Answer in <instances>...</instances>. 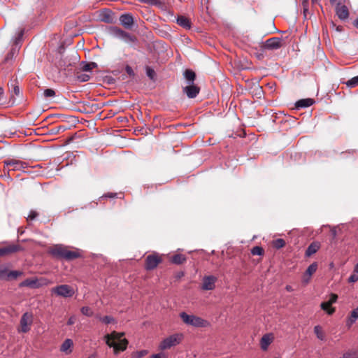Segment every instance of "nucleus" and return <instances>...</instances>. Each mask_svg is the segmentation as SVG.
<instances>
[{"instance_id": "57", "label": "nucleus", "mask_w": 358, "mask_h": 358, "mask_svg": "<svg viewBox=\"0 0 358 358\" xmlns=\"http://www.w3.org/2000/svg\"><path fill=\"white\" fill-rule=\"evenodd\" d=\"M337 0H329L331 4H334Z\"/></svg>"}, {"instance_id": "28", "label": "nucleus", "mask_w": 358, "mask_h": 358, "mask_svg": "<svg viewBox=\"0 0 358 358\" xmlns=\"http://www.w3.org/2000/svg\"><path fill=\"white\" fill-rule=\"evenodd\" d=\"M358 318V306L352 310L350 313V315L348 317L347 321V325L350 327L353 323L355 322L356 320Z\"/></svg>"}, {"instance_id": "48", "label": "nucleus", "mask_w": 358, "mask_h": 358, "mask_svg": "<svg viewBox=\"0 0 358 358\" xmlns=\"http://www.w3.org/2000/svg\"><path fill=\"white\" fill-rule=\"evenodd\" d=\"M76 317L75 315H72L69 317V319L67 322V324L72 325L76 322Z\"/></svg>"}, {"instance_id": "36", "label": "nucleus", "mask_w": 358, "mask_h": 358, "mask_svg": "<svg viewBox=\"0 0 358 358\" xmlns=\"http://www.w3.org/2000/svg\"><path fill=\"white\" fill-rule=\"evenodd\" d=\"M90 78V76L86 73H78L76 76V79L79 82H86L88 81Z\"/></svg>"}, {"instance_id": "15", "label": "nucleus", "mask_w": 358, "mask_h": 358, "mask_svg": "<svg viewBox=\"0 0 358 358\" xmlns=\"http://www.w3.org/2000/svg\"><path fill=\"white\" fill-rule=\"evenodd\" d=\"M99 20L101 22L112 24L115 22V17L113 12L110 10H101L99 15Z\"/></svg>"}, {"instance_id": "2", "label": "nucleus", "mask_w": 358, "mask_h": 358, "mask_svg": "<svg viewBox=\"0 0 358 358\" xmlns=\"http://www.w3.org/2000/svg\"><path fill=\"white\" fill-rule=\"evenodd\" d=\"M124 336V333L123 332L119 333L113 331L104 336L106 344L110 348H113L115 354L118 353L120 351H124L127 348V339L122 338Z\"/></svg>"}, {"instance_id": "22", "label": "nucleus", "mask_w": 358, "mask_h": 358, "mask_svg": "<svg viewBox=\"0 0 358 358\" xmlns=\"http://www.w3.org/2000/svg\"><path fill=\"white\" fill-rule=\"evenodd\" d=\"M20 49L17 46H12L10 50L8 52L6 55L4 62L5 63H10L12 62L13 58L18 54Z\"/></svg>"}, {"instance_id": "8", "label": "nucleus", "mask_w": 358, "mask_h": 358, "mask_svg": "<svg viewBox=\"0 0 358 358\" xmlns=\"http://www.w3.org/2000/svg\"><path fill=\"white\" fill-rule=\"evenodd\" d=\"M162 262V258L159 254L153 253L149 255L145 260V268L148 271L153 270Z\"/></svg>"}, {"instance_id": "45", "label": "nucleus", "mask_w": 358, "mask_h": 358, "mask_svg": "<svg viewBox=\"0 0 358 358\" xmlns=\"http://www.w3.org/2000/svg\"><path fill=\"white\" fill-rule=\"evenodd\" d=\"M125 71L129 75V76H131V77L134 76L135 73H134L132 68L130 66L127 65L125 67Z\"/></svg>"}, {"instance_id": "41", "label": "nucleus", "mask_w": 358, "mask_h": 358, "mask_svg": "<svg viewBox=\"0 0 358 358\" xmlns=\"http://www.w3.org/2000/svg\"><path fill=\"white\" fill-rule=\"evenodd\" d=\"M38 215V213L35 210H31L27 217V221H32L35 220Z\"/></svg>"}, {"instance_id": "13", "label": "nucleus", "mask_w": 358, "mask_h": 358, "mask_svg": "<svg viewBox=\"0 0 358 358\" xmlns=\"http://www.w3.org/2000/svg\"><path fill=\"white\" fill-rule=\"evenodd\" d=\"M182 91L186 94L188 98L193 99L199 94L200 92V87L194 83H191L187 86L184 87Z\"/></svg>"}, {"instance_id": "26", "label": "nucleus", "mask_w": 358, "mask_h": 358, "mask_svg": "<svg viewBox=\"0 0 358 358\" xmlns=\"http://www.w3.org/2000/svg\"><path fill=\"white\" fill-rule=\"evenodd\" d=\"M186 257L182 254H176L173 255L171 258V262L177 265L184 264L186 262Z\"/></svg>"}, {"instance_id": "43", "label": "nucleus", "mask_w": 358, "mask_h": 358, "mask_svg": "<svg viewBox=\"0 0 358 358\" xmlns=\"http://www.w3.org/2000/svg\"><path fill=\"white\" fill-rule=\"evenodd\" d=\"M146 73L147 76L151 79H153L155 75V71L149 67H147Z\"/></svg>"}, {"instance_id": "6", "label": "nucleus", "mask_w": 358, "mask_h": 358, "mask_svg": "<svg viewBox=\"0 0 358 358\" xmlns=\"http://www.w3.org/2000/svg\"><path fill=\"white\" fill-rule=\"evenodd\" d=\"M34 315L31 313L26 312L22 315L20 321L19 332L27 333L30 329L33 323Z\"/></svg>"}, {"instance_id": "51", "label": "nucleus", "mask_w": 358, "mask_h": 358, "mask_svg": "<svg viewBox=\"0 0 358 358\" xmlns=\"http://www.w3.org/2000/svg\"><path fill=\"white\" fill-rule=\"evenodd\" d=\"M285 289L288 291V292H292L293 290L292 287L290 286V285H287Z\"/></svg>"}, {"instance_id": "34", "label": "nucleus", "mask_w": 358, "mask_h": 358, "mask_svg": "<svg viewBox=\"0 0 358 358\" xmlns=\"http://www.w3.org/2000/svg\"><path fill=\"white\" fill-rule=\"evenodd\" d=\"M97 67V64L95 62H90L84 64L82 67V69L83 71H90L93 69H95Z\"/></svg>"}, {"instance_id": "58", "label": "nucleus", "mask_w": 358, "mask_h": 358, "mask_svg": "<svg viewBox=\"0 0 358 358\" xmlns=\"http://www.w3.org/2000/svg\"><path fill=\"white\" fill-rule=\"evenodd\" d=\"M319 0H312V2L313 3H317L318 2Z\"/></svg>"}, {"instance_id": "33", "label": "nucleus", "mask_w": 358, "mask_h": 358, "mask_svg": "<svg viewBox=\"0 0 358 358\" xmlns=\"http://www.w3.org/2000/svg\"><path fill=\"white\" fill-rule=\"evenodd\" d=\"M285 245V241L282 238H278L273 241V246L276 249H280Z\"/></svg>"}, {"instance_id": "54", "label": "nucleus", "mask_w": 358, "mask_h": 358, "mask_svg": "<svg viewBox=\"0 0 358 358\" xmlns=\"http://www.w3.org/2000/svg\"><path fill=\"white\" fill-rule=\"evenodd\" d=\"M308 275H306V273H304L303 276V282L305 283V279H308Z\"/></svg>"}, {"instance_id": "38", "label": "nucleus", "mask_w": 358, "mask_h": 358, "mask_svg": "<svg viewBox=\"0 0 358 358\" xmlns=\"http://www.w3.org/2000/svg\"><path fill=\"white\" fill-rule=\"evenodd\" d=\"M251 253L253 255H262L264 254V249L260 246H255L252 248Z\"/></svg>"}, {"instance_id": "7", "label": "nucleus", "mask_w": 358, "mask_h": 358, "mask_svg": "<svg viewBox=\"0 0 358 358\" xmlns=\"http://www.w3.org/2000/svg\"><path fill=\"white\" fill-rule=\"evenodd\" d=\"M23 273L20 271H9L4 266H0V280L10 281L15 280L22 275Z\"/></svg>"}, {"instance_id": "52", "label": "nucleus", "mask_w": 358, "mask_h": 358, "mask_svg": "<svg viewBox=\"0 0 358 358\" xmlns=\"http://www.w3.org/2000/svg\"><path fill=\"white\" fill-rule=\"evenodd\" d=\"M354 273H358V263L355 266Z\"/></svg>"}, {"instance_id": "44", "label": "nucleus", "mask_w": 358, "mask_h": 358, "mask_svg": "<svg viewBox=\"0 0 358 358\" xmlns=\"http://www.w3.org/2000/svg\"><path fill=\"white\" fill-rule=\"evenodd\" d=\"M358 280V275L356 273H354L349 277L348 278V282L352 283V282H355Z\"/></svg>"}, {"instance_id": "9", "label": "nucleus", "mask_w": 358, "mask_h": 358, "mask_svg": "<svg viewBox=\"0 0 358 358\" xmlns=\"http://www.w3.org/2000/svg\"><path fill=\"white\" fill-rule=\"evenodd\" d=\"M3 257L24 251V248L19 243H9L0 248Z\"/></svg>"}, {"instance_id": "27", "label": "nucleus", "mask_w": 358, "mask_h": 358, "mask_svg": "<svg viewBox=\"0 0 358 358\" xmlns=\"http://www.w3.org/2000/svg\"><path fill=\"white\" fill-rule=\"evenodd\" d=\"M183 76L188 84L194 83L196 79V73L192 69H186L183 73Z\"/></svg>"}, {"instance_id": "47", "label": "nucleus", "mask_w": 358, "mask_h": 358, "mask_svg": "<svg viewBox=\"0 0 358 358\" xmlns=\"http://www.w3.org/2000/svg\"><path fill=\"white\" fill-rule=\"evenodd\" d=\"M337 299H338L337 294H331L330 295V299H329V300L328 301L331 302V303L333 304L334 303H335Z\"/></svg>"}, {"instance_id": "11", "label": "nucleus", "mask_w": 358, "mask_h": 358, "mask_svg": "<svg viewBox=\"0 0 358 358\" xmlns=\"http://www.w3.org/2000/svg\"><path fill=\"white\" fill-rule=\"evenodd\" d=\"M111 31L115 36L125 41L126 42H135L136 41V38L134 36L131 35L119 27H112Z\"/></svg>"}, {"instance_id": "37", "label": "nucleus", "mask_w": 358, "mask_h": 358, "mask_svg": "<svg viewBox=\"0 0 358 358\" xmlns=\"http://www.w3.org/2000/svg\"><path fill=\"white\" fill-rule=\"evenodd\" d=\"M80 311L82 314L86 315L87 317H91L93 315V311L89 306H83L81 308Z\"/></svg>"}, {"instance_id": "17", "label": "nucleus", "mask_w": 358, "mask_h": 358, "mask_svg": "<svg viewBox=\"0 0 358 358\" xmlns=\"http://www.w3.org/2000/svg\"><path fill=\"white\" fill-rule=\"evenodd\" d=\"M120 22L126 29H130L134 24V17L129 13H124L120 15Z\"/></svg>"}, {"instance_id": "10", "label": "nucleus", "mask_w": 358, "mask_h": 358, "mask_svg": "<svg viewBox=\"0 0 358 358\" xmlns=\"http://www.w3.org/2000/svg\"><path fill=\"white\" fill-rule=\"evenodd\" d=\"M52 292L62 297H71L75 292L72 287L68 285H62L52 289Z\"/></svg>"}, {"instance_id": "5", "label": "nucleus", "mask_w": 358, "mask_h": 358, "mask_svg": "<svg viewBox=\"0 0 358 358\" xmlns=\"http://www.w3.org/2000/svg\"><path fill=\"white\" fill-rule=\"evenodd\" d=\"M182 338L183 335L182 334H173L161 342L159 348L162 350L169 349L171 347L178 345L182 341Z\"/></svg>"}, {"instance_id": "25", "label": "nucleus", "mask_w": 358, "mask_h": 358, "mask_svg": "<svg viewBox=\"0 0 358 358\" xmlns=\"http://www.w3.org/2000/svg\"><path fill=\"white\" fill-rule=\"evenodd\" d=\"M317 262H313L308 267L305 273H306V275H308V279H305V284H307L309 282L311 275L317 271Z\"/></svg>"}, {"instance_id": "55", "label": "nucleus", "mask_w": 358, "mask_h": 358, "mask_svg": "<svg viewBox=\"0 0 358 358\" xmlns=\"http://www.w3.org/2000/svg\"><path fill=\"white\" fill-rule=\"evenodd\" d=\"M3 90L2 87H0V97L3 95Z\"/></svg>"}, {"instance_id": "30", "label": "nucleus", "mask_w": 358, "mask_h": 358, "mask_svg": "<svg viewBox=\"0 0 358 358\" xmlns=\"http://www.w3.org/2000/svg\"><path fill=\"white\" fill-rule=\"evenodd\" d=\"M23 35H24V30L23 29H20L18 31L17 35V36L15 37V38L14 40V43H13V46H17L18 48L20 49V48H21V43H22V41Z\"/></svg>"}, {"instance_id": "42", "label": "nucleus", "mask_w": 358, "mask_h": 358, "mask_svg": "<svg viewBox=\"0 0 358 358\" xmlns=\"http://www.w3.org/2000/svg\"><path fill=\"white\" fill-rule=\"evenodd\" d=\"M143 1L145 3L154 6H160L162 5V2L160 0H143Z\"/></svg>"}, {"instance_id": "19", "label": "nucleus", "mask_w": 358, "mask_h": 358, "mask_svg": "<svg viewBox=\"0 0 358 358\" xmlns=\"http://www.w3.org/2000/svg\"><path fill=\"white\" fill-rule=\"evenodd\" d=\"M320 248V243L317 241H314L310 244L308 248L306 250V255L307 257H310L311 255L316 253L318 250Z\"/></svg>"}, {"instance_id": "59", "label": "nucleus", "mask_w": 358, "mask_h": 358, "mask_svg": "<svg viewBox=\"0 0 358 358\" xmlns=\"http://www.w3.org/2000/svg\"><path fill=\"white\" fill-rule=\"evenodd\" d=\"M337 30L341 31V29L339 27H337Z\"/></svg>"}, {"instance_id": "32", "label": "nucleus", "mask_w": 358, "mask_h": 358, "mask_svg": "<svg viewBox=\"0 0 358 358\" xmlns=\"http://www.w3.org/2000/svg\"><path fill=\"white\" fill-rule=\"evenodd\" d=\"M343 83L345 84L349 88H353L358 85V76H355L348 81H343Z\"/></svg>"}, {"instance_id": "53", "label": "nucleus", "mask_w": 358, "mask_h": 358, "mask_svg": "<svg viewBox=\"0 0 358 358\" xmlns=\"http://www.w3.org/2000/svg\"><path fill=\"white\" fill-rule=\"evenodd\" d=\"M331 233L334 237L336 236V231L335 229L331 230Z\"/></svg>"}, {"instance_id": "50", "label": "nucleus", "mask_w": 358, "mask_h": 358, "mask_svg": "<svg viewBox=\"0 0 358 358\" xmlns=\"http://www.w3.org/2000/svg\"><path fill=\"white\" fill-rule=\"evenodd\" d=\"M354 26L358 29V17L353 22Z\"/></svg>"}, {"instance_id": "35", "label": "nucleus", "mask_w": 358, "mask_h": 358, "mask_svg": "<svg viewBox=\"0 0 358 358\" xmlns=\"http://www.w3.org/2000/svg\"><path fill=\"white\" fill-rule=\"evenodd\" d=\"M96 317L99 318L100 321L107 324L115 322V319L110 316L101 317L100 315H96Z\"/></svg>"}, {"instance_id": "1", "label": "nucleus", "mask_w": 358, "mask_h": 358, "mask_svg": "<svg viewBox=\"0 0 358 358\" xmlns=\"http://www.w3.org/2000/svg\"><path fill=\"white\" fill-rule=\"evenodd\" d=\"M48 252L55 258L71 261L78 259L80 255L78 250H70L67 246L62 244L54 245L49 248Z\"/></svg>"}, {"instance_id": "56", "label": "nucleus", "mask_w": 358, "mask_h": 358, "mask_svg": "<svg viewBox=\"0 0 358 358\" xmlns=\"http://www.w3.org/2000/svg\"><path fill=\"white\" fill-rule=\"evenodd\" d=\"M183 275H184V273H183V272L179 273L178 274V278H180V277H182V276H183Z\"/></svg>"}, {"instance_id": "31", "label": "nucleus", "mask_w": 358, "mask_h": 358, "mask_svg": "<svg viewBox=\"0 0 358 358\" xmlns=\"http://www.w3.org/2000/svg\"><path fill=\"white\" fill-rule=\"evenodd\" d=\"M314 332L318 339L321 341H324L325 339V334L322 330V328L320 326H315L314 327Z\"/></svg>"}, {"instance_id": "4", "label": "nucleus", "mask_w": 358, "mask_h": 358, "mask_svg": "<svg viewBox=\"0 0 358 358\" xmlns=\"http://www.w3.org/2000/svg\"><path fill=\"white\" fill-rule=\"evenodd\" d=\"M26 167V163L18 159H8L3 161V171L8 175L10 171L22 170Z\"/></svg>"}, {"instance_id": "21", "label": "nucleus", "mask_w": 358, "mask_h": 358, "mask_svg": "<svg viewBox=\"0 0 358 358\" xmlns=\"http://www.w3.org/2000/svg\"><path fill=\"white\" fill-rule=\"evenodd\" d=\"M73 343L71 339H66L61 345L60 350L66 355L71 352V348L73 347Z\"/></svg>"}, {"instance_id": "29", "label": "nucleus", "mask_w": 358, "mask_h": 358, "mask_svg": "<svg viewBox=\"0 0 358 358\" xmlns=\"http://www.w3.org/2000/svg\"><path fill=\"white\" fill-rule=\"evenodd\" d=\"M331 302L324 301L320 305L321 308L326 311L329 315H332L335 312V308L331 306Z\"/></svg>"}, {"instance_id": "46", "label": "nucleus", "mask_w": 358, "mask_h": 358, "mask_svg": "<svg viewBox=\"0 0 358 358\" xmlns=\"http://www.w3.org/2000/svg\"><path fill=\"white\" fill-rule=\"evenodd\" d=\"M150 358H167V356L166 354L163 352L157 353L155 355H153L150 357Z\"/></svg>"}, {"instance_id": "23", "label": "nucleus", "mask_w": 358, "mask_h": 358, "mask_svg": "<svg viewBox=\"0 0 358 358\" xmlns=\"http://www.w3.org/2000/svg\"><path fill=\"white\" fill-rule=\"evenodd\" d=\"M20 287H29L31 288H36L39 287L38 280L36 278H27L20 282Z\"/></svg>"}, {"instance_id": "39", "label": "nucleus", "mask_w": 358, "mask_h": 358, "mask_svg": "<svg viewBox=\"0 0 358 358\" xmlns=\"http://www.w3.org/2000/svg\"><path fill=\"white\" fill-rule=\"evenodd\" d=\"M148 354L147 350H141L132 354V358H142Z\"/></svg>"}, {"instance_id": "18", "label": "nucleus", "mask_w": 358, "mask_h": 358, "mask_svg": "<svg viewBox=\"0 0 358 358\" xmlns=\"http://www.w3.org/2000/svg\"><path fill=\"white\" fill-rule=\"evenodd\" d=\"M273 337L271 334H265L262 336L260 341L261 348L263 350H266L268 345L272 343Z\"/></svg>"}, {"instance_id": "16", "label": "nucleus", "mask_w": 358, "mask_h": 358, "mask_svg": "<svg viewBox=\"0 0 358 358\" xmlns=\"http://www.w3.org/2000/svg\"><path fill=\"white\" fill-rule=\"evenodd\" d=\"M336 14L341 20H345L349 17V10L346 6L338 3L336 7Z\"/></svg>"}, {"instance_id": "12", "label": "nucleus", "mask_w": 358, "mask_h": 358, "mask_svg": "<svg viewBox=\"0 0 358 358\" xmlns=\"http://www.w3.org/2000/svg\"><path fill=\"white\" fill-rule=\"evenodd\" d=\"M282 46V40L281 38L273 37L267 39L264 45L263 48L266 50H278Z\"/></svg>"}, {"instance_id": "40", "label": "nucleus", "mask_w": 358, "mask_h": 358, "mask_svg": "<svg viewBox=\"0 0 358 358\" xmlns=\"http://www.w3.org/2000/svg\"><path fill=\"white\" fill-rule=\"evenodd\" d=\"M43 95L46 98L53 97L55 95V92L52 89H45L43 92Z\"/></svg>"}, {"instance_id": "14", "label": "nucleus", "mask_w": 358, "mask_h": 358, "mask_svg": "<svg viewBox=\"0 0 358 358\" xmlns=\"http://www.w3.org/2000/svg\"><path fill=\"white\" fill-rule=\"evenodd\" d=\"M217 278L213 275L205 276L203 278L202 287L203 290H213L215 288V283Z\"/></svg>"}, {"instance_id": "3", "label": "nucleus", "mask_w": 358, "mask_h": 358, "mask_svg": "<svg viewBox=\"0 0 358 358\" xmlns=\"http://www.w3.org/2000/svg\"><path fill=\"white\" fill-rule=\"evenodd\" d=\"M180 317L182 322L187 325L195 327H204L208 325L206 320L194 315H188L185 312L180 313Z\"/></svg>"}, {"instance_id": "49", "label": "nucleus", "mask_w": 358, "mask_h": 358, "mask_svg": "<svg viewBox=\"0 0 358 358\" xmlns=\"http://www.w3.org/2000/svg\"><path fill=\"white\" fill-rule=\"evenodd\" d=\"M13 93H14L15 95L18 96V95L20 94V90L19 87H18L17 85H15V86L13 87Z\"/></svg>"}, {"instance_id": "20", "label": "nucleus", "mask_w": 358, "mask_h": 358, "mask_svg": "<svg viewBox=\"0 0 358 358\" xmlns=\"http://www.w3.org/2000/svg\"><path fill=\"white\" fill-rule=\"evenodd\" d=\"M177 24L186 29H189L191 28V22L189 19L183 15L178 17Z\"/></svg>"}, {"instance_id": "24", "label": "nucleus", "mask_w": 358, "mask_h": 358, "mask_svg": "<svg viewBox=\"0 0 358 358\" xmlns=\"http://www.w3.org/2000/svg\"><path fill=\"white\" fill-rule=\"evenodd\" d=\"M314 100L313 99H303L296 102L295 107L296 108H306L312 106Z\"/></svg>"}]
</instances>
